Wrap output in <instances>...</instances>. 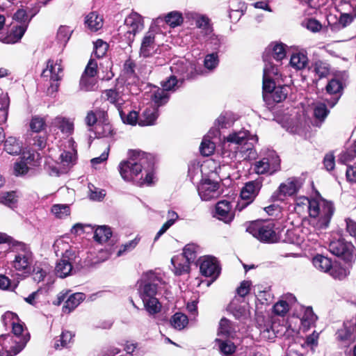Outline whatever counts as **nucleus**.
I'll return each mask as SVG.
<instances>
[{
  "instance_id": "obj_12",
  "label": "nucleus",
  "mask_w": 356,
  "mask_h": 356,
  "mask_svg": "<svg viewBox=\"0 0 356 356\" xmlns=\"http://www.w3.org/2000/svg\"><path fill=\"white\" fill-rule=\"evenodd\" d=\"M280 168V159L273 151L268 152L266 156L254 163V170L258 175H272Z\"/></svg>"
},
{
  "instance_id": "obj_14",
  "label": "nucleus",
  "mask_w": 356,
  "mask_h": 356,
  "mask_svg": "<svg viewBox=\"0 0 356 356\" xmlns=\"http://www.w3.org/2000/svg\"><path fill=\"white\" fill-rule=\"evenodd\" d=\"M343 5L348 6L352 12L341 13L339 18L332 23L330 19H327L328 27L332 32H338L341 29L350 25L356 17V0L344 1Z\"/></svg>"
},
{
  "instance_id": "obj_49",
  "label": "nucleus",
  "mask_w": 356,
  "mask_h": 356,
  "mask_svg": "<svg viewBox=\"0 0 356 356\" xmlns=\"http://www.w3.org/2000/svg\"><path fill=\"white\" fill-rule=\"evenodd\" d=\"M202 165L199 163L191 162L188 165V175L191 181L194 183L203 179L202 178Z\"/></svg>"
},
{
  "instance_id": "obj_23",
  "label": "nucleus",
  "mask_w": 356,
  "mask_h": 356,
  "mask_svg": "<svg viewBox=\"0 0 356 356\" xmlns=\"http://www.w3.org/2000/svg\"><path fill=\"white\" fill-rule=\"evenodd\" d=\"M261 188V182L259 180L250 181L247 182L241 191V197L247 202L240 209L250 204L258 195Z\"/></svg>"
},
{
  "instance_id": "obj_9",
  "label": "nucleus",
  "mask_w": 356,
  "mask_h": 356,
  "mask_svg": "<svg viewBox=\"0 0 356 356\" xmlns=\"http://www.w3.org/2000/svg\"><path fill=\"white\" fill-rule=\"evenodd\" d=\"M63 75V67L61 65V60H48L47 67L42 72V77L49 82L50 85L47 89L49 94L52 95L57 92Z\"/></svg>"
},
{
  "instance_id": "obj_42",
  "label": "nucleus",
  "mask_w": 356,
  "mask_h": 356,
  "mask_svg": "<svg viewBox=\"0 0 356 356\" xmlns=\"http://www.w3.org/2000/svg\"><path fill=\"white\" fill-rule=\"evenodd\" d=\"M4 149L9 154L17 155L22 152V144L17 138L8 137L5 140Z\"/></svg>"
},
{
  "instance_id": "obj_34",
  "label": "nucleus",
  "mask_w": 356,
  "mask_h": 356,
  "mask_svg": "<svg viewBox=\"0 0 356 356\" xmlns=\"http://www.w3.org/2000/svg\"><path fill=\"white\" fill-rule=\"evenodd\" d=\"M86 298V295L83 293H74L70 295L63 307V312L64 313H70L79 304Z\"/></svg>"
},
{
  "instance_id": "obj_45",
  "label": "nucleus",
  "mask_w": 356,
  "mask_h": 356,
  "mask_svg": "<svg viewBox=\"0 0 356 356\" xmlns=\"http://www.w3.org/2000/svg\"><path fill=\"white\" fill-rule=\"evenodd\" d=\"M312 262L315 268L322 272L327 273L332 267L331 260L321 254L314 257Z\"/></svg>"
},
{
  "instance_id": "obj_56",
  "label": "nucleus",
  "mask_w": 356,
  "mask_h": 356,
  "mask_svg": "<svg viewBox=\"0 0 356 356\" xmlns=\"http://www.w3.org/2000/svg\"><path fill=\"white\" fill-rule=\"evenodd\" d=\"M51 211L57 218H65L70 214V209L67 204H54L51 207Z\"/></svg>"
},
{
  "instance_id": "obj_7",
  "label": "nucleus",
  "mask_w": 356,
  "mask_h": 356,
  "mask_svg": "<svg viewBox=\"0 0 356 356\" xmlns=\"http://www.w3.org/2000/svg\"><path fill=\"white\" fill-rule=\"evenodd\" d=\"M163 284L162 278L152 271L143 274L138 289L142 301L156 298L159 288Z\"/></svg>"
},
{
  "instance_id": "obj_32",
  "label": "nucleus",
  "mask_w": 356,
  "mask_h": 356,
  "mask_svg": "<svg viewBox=\"0 0 356 356\" xmlns=\"http://www.w3.org/2000/svg\"><path fill=\"white\" fill-rule=\"evenodd\" d=\"M271 56L276 61H281L286 57V45L282 43H273L266 49L264 56L270 60Z\"/></svg>"
},
{
  "instance_id": "obj_53",
  "label": "nucleus",
  "mask_w": 356,
  "mask_h": 356,
  "mask_svg": "<svg viewBox=\"0 0 356 356\" xmlns=\"http://www.w3.org/2000/svg\"><path fill=\"white\" fill-rule=\"evenodd\" d=\"M95 76L82 75L80 80V88L85 91H92L97 88Z\"/></svg>"
},
{
  "instance_id": "obj_21",
  "label": "nucleus",
  "mask_w": 356,
  "mask_h": 356,
  "mask_svg": "<svg viewBox=\"0 0 356 356\" xmlns=\"http://www.w3.org/2000/svg\"><path fill=\"white\" fill-rule=\"evenodd\" d=\"M159 46L155 42V33L149 30L144 35L140 48V56L143 58L152 57L157 54Z\"/></svg>"
},
{
  "instance_id": "obj_5",
  "label": "nucleus",
  "mask_w": 356,
  "mask_h": 356,
  "mask_svg": "<svg viewBox=\"0 0 356 356\" xmlns=\"http://www.w3.org/2000/svg\"><path fill=\"white\" fill-rule=\"evenodd\" d=\"M3 320L5 324L10 323L12 325L13 335H8L5 337V343H8L15 346L14 354H18L25 347L29 340L28 333H24V327L19 323V319L17 314L8 312L3 316Z\"/></svg>"
},
{
  "instance_id": "obj_50",
  "label": "nucleus",
  "mask_w": 356,
  "mask_h": 356,
  "mask_svg": "<svg viewBox=\"0 0 356 356\" xmlns=\"http://www.w3.org/2000/svg\"><path fill=\"white\" fill-rule=\"evenodd\" d=\"M234 334V328L231 321L225 318H222L220 321L218 335L225 337H233Z\"/></svg>"
},
{
  "instance_id": "obj_1",
  "label": "nucleus",
  "mask_w": 356,
  "mask_h": 356,
  "mask_svg": "<svg viewBox=\"0 0 356 356\" xmlns=\"http://www.w3.org/2000/svg\"><path fill=\"white\" fill-rule=\"evenodd\" d=\"M145 165L149 167L152 165V155L140 150H131L128 159L120 163L118 170L122 178L130 181L145 169Z\"/></svg>"
},
{
  "instance_id": "obj_61",
  "label": "nucleus",
  "mask_w": 356,
  "mask_h": 356,
  "mask_svg": "<svg viewBox=\"0 0 356 356\" xmlns=\"http://www.w3.org/2000/svg\"><path fill=\"white\" fill-rule=\"evenodd\" d=\"M313 67L314 71L320 79L326 76L330 72L329 65L323 61H316L314 63Z\"/></svg>"
},
{
  "instance_id": "obj_39",
  "label": "nucleus",
  "mask_w": 356,
  "mask_h": 356,
  "mask_svg": "<svg viewBox=\"0 0 356 356\" xmlns=\"http://www.w3.org/2000/svg\"><path fill=\"white\" fill-rule=\"evenodd\" d=\"M301 324L305 327H309L317 319V316L314 313L312 308L310 307H304L301 306V314L298 316Z\"/></svg>"
},
{
  "instance_id": "obj_8",
  "label": "nucleus",
  "mask_w": 356,
  "mask_h": 356,
  "mask_svg": "<svg viewBox=\"0 0 356 356\" xmlns=\"http://www.w3.org/2000/svg\"><path fill=\"white\" fill-rule=\"evenodd\" d=\"M12 252L15 254L13 267L18 271L28 273L33 261V253L29 246L22 242L13 243Z\"/></svg>"
},
{
  "instance_id": "obj_51",
  "label": "nucleus",
  "mask_w": 356,
  "mask_h": 356,
  "mask_svg": "<svg viewBox=\"0 0 356 356\" xmlns=\"http://www.w3.org/2000/svg\"><path fill=\"white\" fill-rule=\"evenodd\" d=\"M216 341L218 343L220 350L224 356H232L234 355L236 346L233 342L221 339H217Z\"/></svg>"
},
{
  "instance_id": "obj_13",
  "label": "nucleus",
  "mask_w": 356,
  "mask_h": 356,
  "mask_svg": "<svg viewBox=\"0 0 356 356\" xmlns=\"http://www.w3.org/2000/svg\"><path fill=\"white\" fill-rule=\"evenodd\" d=\"M303 185L301 178L291 177L282 183L278 189L273 193L271 198L274 201H284L286 196L296 194Z\"/></svg>"
},
{
  "instance_id": "obj_29",
  "label": "nucleus",
  "mask_w": 356,
  "mask_h": 356,
  "mask_svg": "<svg viewBox=\"0 0 356 356\" xmlns=\"http://www.w3.org/2000/svg\"><path fill=\"white\" fill-rule=\"evenodd\" d=\"M26 29V24L13 26L7 35L0 36V41L6 44H15L21 40Z\"/></svg>"
},
{
  "instance_id": "obj_63",
  "label": "nucleus",
  "mask_w": 356,
  "mask_h": 356,
  "mask_svg": "<svg viewBox=\"0 0 356 356\" xmlns=\"http://www.w3.org/2000/svg\"><path fill=\"white\" fill-rule=\"evenodd\" d=\"M39 154L33 151H24L21 156V160L24 161L28 165L35 166L37 165V160Z\"/></svg>"
},
{
  "instance_id": "obj_43",
  "label": "nucleus",
  "mask_w": 356,
  "mask_h": 356,
  "mask_svg": "<svg viewBox=\"0 0 356 356\" xmlns=\"http://www.w3.org/2000/svg\"><path fill=\"white\" fill-rule=\"evenodd\" d=\"M258 329L261 339L273 340L276 337L275 332L270 321L265 322L263 325L259 324Z\"/></svg>"
},
{
  "instance_id": "obj_59",
  "label": "nucleus",
  "mask_w": 356,
  "mask_h": 356,
  "mask_svg": "<svg viewBox=\"0 0 356 356\" xmlns=\"http://www.w3.org/2000/svg\"><path fill=\"white\" fill-rule=\"evenodd\" d=\"M0 203H2L10 208L15 207L17 203V196L15 193L13 191L2 193L0 195Z\"/></svg>"
},
{
  "instance_id": "obj_55",
  "label": "nucleus",
  "mask_w": 356,
  "mask_h": 356,
  "mask_svg": "<svg viewBox=\"0 0 356 356\" xmlns=\"http://www.w3.org/2000/svg\"><path fill=\"white\" fill-rule=\"evenodd\" d=\"M198 248L199 247L195 244H187L183 250V254L181 257L189 263L194 261L197 257Z\"/></svg>"
},
{
  "instance_id": "obj_58",
  "label": "nucleus",
  "mask_w": 356,
  "mask_h": 356,
  "mask_svg": "<svg viewBox=\"0 0 356 356\" xmlns=\"http://www.w3.org/2000/svg\"><path fill=\"white\" fill-rule=\"evenodd\" d=\"M120 118L124 123L130 124V125H135L136 123H138V113L136 111H130L128 114H126L122 108L118 111Z\"/></svg>"
},
{
  "instance_id": "obj_4",
  "label": "nucleus",
  "mask_w": 356,
  "mask_h": 356,
  "mask_svg": "<svg viewBox=\"0 0 356 356\" xmlns=\"http://www.w3.org/2000/svg\"><path fill=\"white\" fill-rule=\"evenodd\" d=\"M334 211V204L331 201L323 198L313 199L309 215L318 229H325L329 227Z\"/></svg>"
},
{
  "instance_id": "obj_35",
  "label": "nucleus",
  "mask_w": 356,
  "mask_h": 356,
  "mask_svg": "<svg viewBox=\"0 0 356 356\" xmlns=\"http://www.w3.org/2000/svg\"><path fill=\"white\" fill-rule=\"evenodd\" d=\"M308 58L306 53H293L290 58V65L296 70H302L308 65Z\"/></svg>"
},
{
  "instance_id": "obj_37",
  "label": "nucleus",
  "mask_w": 356,
  "mask_h": 356,
  "mask_svg": "<svg viewBox=\"0 0 356 356\" xmlns=\"http://www.w3.org/2000/svg\"><path fill=\"white\" fill-rule=\"evenodd\" d=\"M74 334L70 331L63 330L60 336L54 339V347L56 349L67 348L72 343Z\"/></svg>"
},
{
  "instance_id": "obj_52",
  "label": "nucleus",
  "mask_w": 356,
  "mask_h": 356,
  "mask_svg": "<svg viewBox=\"0 0 356 356\" xmlns=\"http://www.w3.org/2000/svg\"><path fill=\"white\" fill-rule=\"evenodd\" d=\"M165 22L172 28L178 26L183 22L182 14L177 10L171 11L165 16Z\"/></svg>"
},
{
  "instance_id": "obj_3",
  "label": "nucleus",
  "mask_w": 356,
  "mask_h": 356,
  "mask_svg": "<svg viewBox=\"0 0 356 356\" xmlns=\"http://www.w3.org/2000/svg\"><path fill=\"white\" fill-rule=\"evenodd\" d=\"M183 80L172 74L161 81L162 88L149 86L146 92L147 97L157 106H162L168 103L170 99L169 92H175L183 84Z\"/></svg>"
},
{
  "instance_id": "obj_40",
  "label": "nucleus",
  "mask_w": 356,
  "mask_h": 356,
  "mask_svg": "<svg viewBox=\"0 0 356 356\" xmlns=\"http://www.w3.org/2000/svg\"><path fill=\"white\" fill-rule=\"evenodd\" d=\"M313 200H309L305 196H300L295 199L294 209L298 214L309 213Z\"/></svg>"
},
{
  "instance_id": "obj_64",
  "label": "nucleus",
  "mask_w": 356,
  "mask_h": 356,
  "mask_svg": "<svg viewBox=\"0 0 356 356\" xmlns=\"http://www.w3.org/2000/svg\"><path fill=\"white\" fill-rule=\"evenodd\" d=\"M215 149V144L206 137L203 138L200 147V153L204 156L211 155Z\"/></svg>"
},
{
  "instance_id": "obj_22",
  "label": "nucleus",
  "mask_w": 356,
  "mask_h": 356,
  "mask_svg": "<svg viewBox=\"0 0 356 356\" xmlns=\"http://www.w3.org/2000/svg\"><path fill=\"white\" fill-rule=\"evenodd\" d=\"M200 270L202 275L211 277L213 280L218 277L220 272L218 261L215 257L210 256L203 257L200 265Z\"/></svg>"
},
{
  "instance_id": "obj_62",
  "label": "nucleus",
  "mask_w": 356,
  "mask_h": 356,
  "mask_svg": "<svg viewBox=\"0 0 356 356\" xmlns=\"http://www.w3.org/2000/svg\"><path fill=\"white\" fill-rule=\"evenodd\" d=\"M328 272H330V275L334 279L339 280H343L346 279L349 274L348 270L339 266H332Z\"/></svg>"
},
{
  "instance_id": "obj_11",
  "label": "nucleus",
  "mask_w": 356,
  "mask_h": 356,
  "mask_svg": "<svg viewBox=\"0 0 356 356\" xmlns=\"http://www.w3.org/2000/svg\"><path fill=\"white\" fill-rule=\"evenodd\" d=\"M334 255L341 258L346 263L352 264L356 259V248L354 245L344 238L331 241L327 247Z\"/></svg>"
},
{
  "instance_id": "obj_18",
  "label": "nucleus",
  "mask_w": 356,
  "mask_h": 356,
  "mask_svg": "<svg viewBox=\"0 0 356 356\" xmlns=\"http://www.w3.org/2000/svg\"><path fill=\"white\" fill-rule=\"evenodd\" d=\"M275 84L269 90H263V98L269 108H273L274 103L284 101L288 95L289 88L286 86H276Z\"/></svg>"
},
{
  "instance_id": "obj_16",
  "label": "nucleus",
  "mask_w": 356,
  "mask_h": 356,
  "mask_svg": "<svg viewBox=\"0 0 356 356\" xmlns=\"http://www.w3.org/2000/svg\"><path fill=\"white\" fill-rule=\"evenodd\" d=\"M187 17L192 22V24H194L200 30V34L197 37L198 40H203L210 37L213 32V28L207 16L192 12L188 13Z\"/></svg>"
},
{
  "instance_id": "obj_17",
  "label": "nucleus",
  "mask_w": 356,
  "mask_h": 356,
  "mask_svg": "<svg viewBox=\"0 0 356 356\" xmlns=\"http://www.w3.org/2000/svg\"><path fill=\"white\" fill-rule=\"evenodd\" d=\"M170 70L173 74L179 76L178 79H182L183 81L185 79H195L198 74L195 65L186 60H179L173 63Z\"/></svg>"
},
{
  "instance_id": "obj_57",
  "label": "nucleus",
  "mask_w": 356,
  "mask_h": 356,
  "mask_svg": "<svg viewBox=\"0 0 356 356\" xmlns=\"http://www.w3.org/2000/svg\"><path fill=\"white\" fill-rule=\"evenodd\" d=\"M59 159L63 166L69 167L73 165L76 159V152L74 149L72 151H63L60 154Z\"/></svg>"
},
{
  "instance_id": "obj_48",
  "label": "nucleus",
  "mask_w": 356,
  "mask_h": 356,
  "mask_svg": "<svg viewBox=\"0 0 356 356\" xmlns=\"http://www.w3.org/2000/svg\"><path fill=\"white\" fill-rule=\"evenodd\" d=\"M143 302L145 310L150 316H154L161 310V304L156 297L146 300Z\"/></svg>"
},
{
  "instance_id": "obj_28",
  "label": "nucleus",
  "mask_w": 356,
  "mask_h": 356,
  "mask_svg": "<svg viewBox=\"0 0 356 356\" xmlns=\"http://www.w3.org/2000/svg\"><path fill=\"white\" fill-rule=\"evenodd\" d=\"M305 241L303 235L300 234L298 229H284L279 234V242L291 243L296 245H300Z\"/></svg>"
},
{
  "instance_id": "obj_31",
  "label": "nucleus",
  "mask_w": 356,
  "mask_h": 356,
  "mask_svg": "<svg viewBox=\"0 0 356 356\" xmlns=\"http://www.w3.org/2000/svg\"><path fill=\"white\" fill-rule=\"evenodd\" d=\"M160 106H156L154 103V106L146 108L139 118L138 124L140 126H149L154 124L159 116L158 108Z\"/></svg>"
},
{
  "instance_id": "obj_15",
  "label": "nucleus",
  "mask_w": 356,
  "mask_h": 356,
  "mask_svg": "<svg viewBox=\"0 0 356 356\" xmlns=\"http://www.w3.org/2000/svg\"><path fill=\"white\" fill-rule=\"evenodd\" d=\"M263 59L265 63L263 74V90L264 91L269 90L273 84L279 82L282 79L278 67L273 64L268 60L266 56H263Z\"/></svg>"
},
{
  "instance_id": "obj_54",
  "label": "nucleus",
  "mask_w": 356,
  "mask_h": 356,
  "mask_svg": "<svg viewBox=\"0 0 356 356\" xmlns=\"http://www.w3.org/2000/svg\"><path fill=\"white\" fill-rule=\"evenodd\" d=\"M44 2L41 0H31L26 5L24 9L31 19L39 13Z\"/></svg>"
},
{
  "instance_id": "obj_24",
  "label": "nucleus",
  "mask_w": 356,
  "mask_h": 356,
  "mask_svg": "<svg viewBox=\"0 0 356 356\" xmlns=\"http://www.w3.org/2000/svg\"><path fill=\"white\" fill-rule=\"evenodd\" d=\"M51 126L67 137L71 136L74 130V120L62 115H58L54 118Z\"/></svg>"
},
{
  "instance_id": "obj_33",
  "label": "nucleus",
  "mask_w": 356,
  "mask_h": 356,
  "mask_svg": "<svg viewBox=\"0 0 356 356\" xmlns=\"http://www.w3.org/2000/svg\"><path fill=\"white\" fill-rule=\"evenodd\" d=\"M102 98L113 104L118 111L122 108L124 103L122 95L115 89L106 90L102 92Z\"/></svg>"
},
{
  "instance_id": "obj_47",
  "label": "nucleus",
  "mask_w": 356,
  "mask_h": 356,
  "mask_svg": "<svg viewBox=\"0 0 356 356\" xmlns=\"http://www.w3.org/2000/svg\"><path fill=\"white\" fill-rule=\"evenodd\" d=\"M170 322L175 329L181 330L188 325V319L186 315L177 312L171 317Z\"/></svg>"
},
{
  "instance_id": "obj_26",
  "label": "nucleus",
  "mask_w": 356,
  "mask_h": 356,
  "mask_svg": "<svg viewBox=\"0 0 356 356\" xmlns=\"http://www.w3.org/2000/svg\"><path fill=\"white\" fill-rule=\"evenodd\" d=\"M296 303V298L291 293H288L282 297L273 306L275 314L284 316Z\"/></svg>"
},
{
  "instance_id": "obj_20",
  "label": "nucleus",
  "mask_w": 356,
  "mask_h": 356,
  "mask_svg": "<svg viewBox=\"0 0 356 356\" xmlns=\"http://www.w3.org/2000/svg\"><path fill=\"white\" fill-rule=\"evenodd\" d=\"M75 254L72 250H66L55 267L56 275L64 278L70 275L72 271V265L75 262Z\"/></svg>"
},
{
  "instance_id": "obj_38",
  "label": "nucleus",
  "mask_w": 356,
  "mask_h": 356,
  "mask_svg": "<svg viewBox=\"0 0 356 356\" xmlns=\"http://www.w3.org/2000/svg\"><path fill=\"white\" fill-rule=\"evenodd\" d=\"M85 24L91 31H97L103 26V19L97 13H89L85 19Z\"/></svg>"
},
{
  "instance_id": "obj_36",
  "label": "nucleus",
  "mask_w": 356,
  "mask_h": 356,
  "mask_svg": "<svg viewBox=\"0 0 356 356\" xmlns=\"http://www.w3.org/2000/svg\"><path fill=\"white\" fill-rule=\"evenodd\" d=\"M343 90L342 83L337 79H332L330 81L326 86L327 93L334 95L336 97H333V102L332 106H334L339 99Z\"/></svg>"
},
{
  "instance_id": "obj_60",
  "label": "nucleus",
  "mask_w": 356,
  "mask_h": 356,
  "mask_svg": "<svg viewBox=\"0 0 356 356\" xmlns=\"http://www.w3.org/2000/svg\"><path fill=\"white\" fill-rule=\"evenodd\" d=\"M95 134L97 138H108L112 137L114 132L110 124H104L96 127Z\"/></svg>"
},
{
  "instance_id": "obj_30",
  "label": "nucleus",
  "mask_w": 356,
  "mask_h": 356,
  "mask_svg": "<svg viewBox=\"0 0 356 356\" xmlns=\"http://www.w3.org/2000/svg\"><path fill=\"white\" fill-rule=\"evenodd\" d=\"M228 311L237 319L246 318L249 314L248 305L241 304L240 298L235 297L228 305Z\"/></svg>"
},
{
  "instance_id": "obj_27",
  "label": "nucleus",
  "mask_w": 356,
  "mask_h": 356,
  "mask_svg": "<svg viewBox=\"0 0 356 356\" xmlns=\"http://www.w3.org/2000/svg\"><path fill=\"white\" fill-rule=\"evenodd\" d=\"M231 209L232 206L229 201H220L216 206V216L225 223H229L234 219V216Z\"/></svg>"
},
{
  "instance_id": "obj_41",
  "label": "nucleus",
  "mask_w": 356,
  "mask_h": 356,
  "mask_svg": "<svg viewBox=\"0 0 356 356\" xmlns=\"http://www.w3.org/2000/svg\"><path fill=\"white\" fill-rule=\"evenodd\" d=\"M171 263L174 268L173 270L177 275H181L189 272L190 263L184 258L174 257L171 259Z\"/></svg>"
},
{
  "instance_id": "obj_6",
  "label": "nucleus",
  "mask_w": 356,
  "mask_h": 356,
  "mask_svg": "<svg viewBox=\"0 0 356 356\" xmlns=\"http://www.w3.org/2000/svg\"><path fill=\"white\" fill-rule=\"evenodd\" d=\"M246 231L254 238L263 243H273L279 242V234L275 230L273 221H254L251 222Z\"/></svg>"
},
{
  "instance_id": "obj_44",
  "label": "nucleus",
  "mask_w": 356,
  "mask_h": 356,
  "mask_svg": "<svg viewBox=\"0 0 356 356\" xmlns=\"http://www.w3.org/2000/svg\"><path fill=\"white\" fill-rule=\"evenodd\" d=\"M111 236L112 231L106 225L99 226L94 231V239L100 243L108 241Z\"/></svg>"
},
{
  "instance_id": "obj_19",
  "label": "nucleus",
  "mask_w": 356,
  "mask_h": 356,
  "mask_svg": "<svg viewBox=\"0 0 356 356\" xmlns=\"http://www.w3.org/2000/svg\"><path fill=\"white\" fill-rule=\"evenodd\" d=\"M198 194L204 201H209L220 195L219 184L210 179H202L197 187Z\"/></svg>"
},
{
  "instance_id": "obj_46",
  "label": "nucleus",
  "mask_w": 356,
  "mask_h": 356,
  "mask_svg": "<svg viewBox=\"0 0 356 356\" xmlns=\"http://www.w3.org/2000/svg\"><path fill=\"white\" fill-rule=\"evenodd\" d=\"M232 124V121L229 117H227V115H220L215 122V127H217V129H211L209 131V134H212L214 136H217L219 134V129L228 128Z\"/></svg>"
},
{
  "instance_id": "obj_10",
  "label": "nucleus",
  "mask_w": 356,
  "mask_h": 356,
  "mask_svg": "<svg viewBox=\"0 0 356 356\" xmlns=\"http://www.w3.org/2000/svg\"><path fill=\"white\" fill-rule=\"evenodd\" d=\"M144 28L143 17L136 12H131L124 19V25L119 29L120 35H123L127 44L130 45L137 33Z\"/></svg>"
},
{
  "instance_id": "obj_2",
  "label": "nucleus",
  "mask_w": 356,
  "mask_h": 356,
  "mask_svg": "<svg viewBox=\"0 0 356 356\" xmlns=\"http://www.w3.org/2000/svg\"><path fill=\"white\" fill-rule=\"evenodd\" d=\"M258 142L257 135H251L244 129L234 131L225 138V144L237 145V149L244 159L253 160L256 159L257 152L254 148V143Z\"/></svg>"
},
{
  "instance_id": "obj_25",
  "label": "nucleus",
  "mask_w": 356,
  "mask_h": 356,
  "mask_svg": "<svg viewBox=\"0 0 356 356\" xmlns=\"http://www.w3.org/2000/svg\"><path fill=\"white\" fill-rule=\"evenodd\" d=\"M356 328V317L352 318L343 323L342 327L336 333L337 340L346 342L351 341L354 337Z\"/></svg>"
}]
</instances>
